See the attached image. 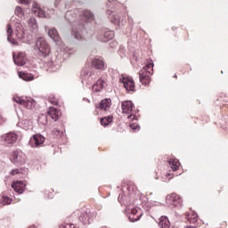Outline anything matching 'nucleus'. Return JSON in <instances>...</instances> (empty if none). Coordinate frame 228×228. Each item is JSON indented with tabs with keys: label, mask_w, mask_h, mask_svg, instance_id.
Segmentation results:
<instances>
[{
	"label": "nucleus",
	"mask_w": 228,
	"mask_h": 228,
	"mask_svg": "<svg viewBox=\"0 0 228 228\" xmlns=\"http://www.w3.org/2000/svg\"><path fill=\"white\" fill-rule=\"evenodd\" d=\"M94 20V12L86 10L82 12L79 21L72 22L71 34L77 40H83V29H85V22H90Z\"/></svg>",
	"instance_id": "nucleus-1"
},
{
	"label": "nucleus",
	"mask_w": 228,
	"mask_h": 228,
	"mask_svg": "<svg viewBox=\"0 0 228 228\" xmlns=\"http://www.w3.org/2000/svg\"><path fill=\"white\" fill-rule=\"evenodd\" d=\"M119 6H122L120 3L117 0H109L107 2V14L112 15V17H110L111 23L115 24V26H118V28H122L126 25V19L123 16H120L118 12H115V10L117 8H119Z\"/></svg>",
	"instance_id": "nucleus-2"
},
{
	"label": "nucleus",
	"mask_w": 228,
	"mask_h": 228,
	"mask_svg": "<svg viewBox=\"0 0 228 228\" xmlns=\"http://www.w3.org/2000/svg\"><path fill=\"white\" fill-rule=\"evenodd\" d=\"M34 49L38 56L42 58H47L51 54V46H49V44H47V41L44 37L37 38Z\"/></svg>",
	"instance_id": "nucleus-3"
},
{
	"label": "nucleus",
	"mask_w": 228,
	"mask_h": 228,
	"mask_svg": "<svg viewBox=\"0 0 228 228\" xmlns=\"http://www.w3.org/2000/svg\"><path fill=\"white\" fill-rule=\"evenodd\" d=\"M71 216L79 220L83 225H90L93 215L89 210H76Z\"/></svg>",
	"instance_id": "nucleus-4"
},
{
	"label": "nucleus",
	"mask_w": 228,
	"mask_h": 228,
	"mask_svg": "<svg viewBox=\"0 0 228 228\" xmlns=\"http://www.w3.org/2000/svg\"><path fill=\"white\" fill-rule=\"evenodd\" d=\"M81 77L82 83H86V85H92V82L97 79L98 75L95 71H92L89 69H84L81 72Z\"/></svg>",
	"instance_id": "nucleus-5"
},
{
	"label": "nucleus",
	"mask_w": 228,
	"mask_h": 228,
	"mask_svg": "<svg viewBox=\"0 0 228 228\" xmlns=\"http://www.w3.org/2000/svg\"><path fill=\"white\" fill-rule=\"evenodd\" d=\"M13 101L17 104H20V106H23L24 108H27V110H33V108H35V104H37L35 100L29 97L21 98V97L16 96V97H13Z\"/></svg>",
	"instance_id": "nucleus-6"
},
{
	"label": "nucleus",
	"mask_w": 228,
	"mask_h": 228,
	"mask_svg": "<svg viewBox=\"0 0 228 228\" xmlns=\"http://www.w3.org/2000/svg\"><path fill=\"white\" fill-rule=\"evenodd\" d=\"M11 161L16 167H20L26 163V154L22 151H12Z\"/></svg>",
	"instance_id": "nucleus-7"
},
{
	"label": "nucleus",
	"mask_w": 228,
	"mask_h": 228,
	"mask_svg": "<svg viewBox=\"0 0 228 228\" xmlns=\"http://www.w3.org/2000/svg\"><path fill=\"white\" fill-rule=\"evenodd\" d=\"M166 200L172 208H183V198L175 193L167 195Z\"/></svg>",
	"instance_id": "nucleus-8"
},
{
	"label": "nucleus",
	"mask_w": 228,
	"mask_h": 228,
	"mask_svg": "<svg viewBox=\"0 0 228 228\" xmlns=\"http://www.w3.org/2000/svg\"><path fill=\"white\" fill-rule=\"evenodd\" d=\"M45 31H47L48 36L53 42H55L56 45H61V37L55 28H45Z\"/></svg>",
	"instance_id": "nucleus-9"
},
{
	"label": "nucleus",
	"mask_w": 228,
	"mask_h": 228,
	"mask_svg": "<svg viewBox=\"0 0 228 228\" xmlns=\"http://www.w3.org/2000/svg\"><path fill=\"white\" fill-rule=\"evenodd\" d=\"M1 142L8 145H13L17 142V134L13 132L7 133L0 137Z\"/></svg>",
	"instance_id": "nucleus-10"
},
{
	"label": "nucleus",
	"mask_w": 228,
	"mask_h": 228,
	"mask_svg": "<svg viewBox=\"0 0 228 228\" xmlns=\"http://www.w3.org/2000/svg\"><path fill=\"white\" fill-rule=\"evenodd\" d=\"M12 58L15 65H18L19 67L26 65V54L24 53L20 52L17 54L13 53Z\"/></svg>",
	"instance_id": "nucleus-11"
},
{
	"label": "nucleus",
	"mask_w": 228,
	"mask_h": 228,
	"mask_svg": "<svg viewBox=\"0 0 228 228\" xmlns=\"http://www.w3.org/2000/svg\"><path fill=\"white\" fill-rule=\"evenodd\" d=\"M127 92H134V81L131 77H123L119 79Z\"/></svg>",
	"instance_id": "nucleus-12"
},
{
	"label": "nucleus",
	"mask_w": 228,
	"mask_h": 228,
	"mask_svg": "<svg viewBox=\"0 0 228 228\" xmlns=\"http://www.w3.org/2000/svg\"><path fill=\"white\" fill-rule=\"evenodd\" d=\"M139 79L142 85L149 86V83H151V77H149V71H147V69H142L139 71Z\"/></svg>",
	"instance_id": "nucleus-13"
},
{
	"label": "nucleus",
	"mask_w": 228,
	"mask_h": 228,
	"mask_svg": "<svg viewBox=\"0 0 228 228\" xmlns=\"http://www.w3.org/2000/svg\"><path fill=\"white\" fill-rule=\"evenodd\" d=\"M27 26L31 33H34V35H37L38 33V21H37V18L30 17L27 20Z\"/></svg>",
	"instance_id": "nucleus-14"
},
{
	"label": "nucleus",
	"mask_w": 228,
	"mask_h": 228,
	"mask_svg": "<svg viewBox=\"0 0 228 228\" xmlns=\"http://www.w3.org/2000/svg\"><path fill=\"white\" fill-rule=\"evenodd\" d=\"M115 38V32L113 30H105L103 33L98 36L100 42H110Z\"/></svg>",
	"instance_id": "nucleus-15"
},
{
	"label": "nucleus",
	"mask_w": 228,
	"mask_h": 228,
	"mask_svg": "<svg viewBox=\"0 0 228 228\" xmlns=\"http://www.w3.org/2000/svg\"><path fill=\"white\" fill-rule=\"evenodd\" d=\"M32 12L36 17H39V19H45V17H47L45 12H44L37 3H34L32 5Z\"/></svg>",
	"instance_id": "nucleus-16"
},
{
	"label": "nucleus",
	"mask_w": 228,
	"mask_h": 228,
	"mask_svg": "<svg viewBox=\"0 0 228 228\" xmlns=\"http://www.w3.org/2000/svg\"><path fill=\"white\" fill-rule=\"evenodd\" d=\"M12 188H13L16 193L20 195L21 193H24V188H26V184H24L22 181H16L12 183Z\"/></svg>",
	"instance_id": "nucleus-17"
},
{
	"label": "nucleus",
	"mask_w": 228,
	"mask_h": 228,
	"mask_svg": "<svg viewBox=\"0 0 228 228\" xmlns=\"http://www.w3.org/2000/svg\"><path fill=\"white\" fill-rule=\"evenodd\" d=\"M92 67L100 70H104V69H106V64H104V61L102 59L94 58L92 61Z\"/></svg>",
	"instance_id": "nucleus-18"
},
{
	"label": "nucleus",
	"mask_w": 228,
	"mask_h": 228,
	"mask_svg": "<svg viewBox=\"0 0 228 228\" xmlns=\"http://www.w3.org/2000/svg\"><path fill=\"white\" fill-rule=\"evenodd\" d=\"M96 108L102 110L103 111H108V110L111 108V99L108 98L102 100Z\"/></svg>",
	"instance_id": "nucleus-19"
},
{
	"label": "nucleus",
	"mask_w": 228,
	"mask_h": 228,
	"mask_svg": "<svg viewBox=\"0 0 228 228\" xmlns=\"http://www.w3.org/2000/svg\"><path fill=\"white\" fill-rule=\"evenodd\" d=\"M48 115L53 120H54V122H56L58 121V118H60V110H56L54 107H50Z\"/></svg>",
	"instance_id": "nucleus-20"
},
{
	"label": "nucleus",
	"mask_w": 228,
	"mask_h": 228,
	"mask_svg": "<svg viewBox=\"0 0 228 228\" xmlns=\"http://www.w3.org/2000/svg\"><path fill=\"white\" fill-rule=\"evenodd\" d=\"M12 35H13V29L12 28V25H7V40L12 45H17L19 43L14 38H12Z\"/></svg>",
	"instance_id": "nucleus-21"
},
{
	"label": "nucleus",
	"mask_w": 228,
	"mask_h": 228,
	"mask_svg": "<svg viewBox=\"0 0 228 228\" xmlns=\"http://www.w3.org/2000/svg\"><path fill=\"white\" fill-rule=\"evenodd\" d=\"M121 108L123 113H131L133 111V102L131 101L123 102Z\"/></svg>",
	"instance_id": "nucleus-22"
},
{
	"label": "nucleus",
	"mask_w": 228,
	"mask_h": 228,
	"mask_svg": "<svg viewBox=\"0 0 228 228\" xmlns=\"http://www.w3.org/2000/svg\"><path fill=\"white\" fill-rule=\"evenodd\" d=\"M167 163L170 168L174 170V172H176V170H179V166L181 165V163H179V160L177 159H169L167 160Z\"/></svg>",
	"instance_id": "nucleus-23"
},
{
	"label": "nucleus",
	"mask_w": 228,
	"mask_h": 228,
	"mask_svg": "<svg viewBox=\"0 0 228 228\" xmlns=\"http://www.w3.org/2000/svg\"><path fill=\"white\" fill-rule=\"evenodd\" d=\"M104 88V80L102 79H98L96 83L93 86V92H101Z\"/></svg>",
	"instance_id": "nucleus-24"
},
{
	"label": "nucleus",
	"mask_w": 228,
	"mask_h": 228,
	"mask_svg": "<svg viewBox=\"0 0 228 228\" xmlns=\"http://www.w3.org/2000/svg\"><path fill=\"white\" fill-rule=\"evenodd\" d=\"M33 140L36 147H40V145H43L44 142H45V138L42 134L33 135Z\"/></svg>",
	"instance_id": "nucleus-25"
},
{
	"label": "nucleus",
	"mask_w": 228,
	"mask_h": 228,
	"mask_svg": "<svg viewBox=\"0 0 228 228\" xmlns=\"http://www.w3.org/2000/svg\"><path fill=\"white\" fill-rule=\"evenodd\" d=\"M159 227H160V228H168V227H170V221H168V217L161 216L159 218Z\"/></svg>",
	"instance_id": "nucleus-26"
},
{
	"label": "nucleus",
	"mask_w": 228,
	"mask_h": 228,
	"mask_svg": "<svg viewBox=\"0 0 228 228\" xmlns=\"http://www.w3.org/2000/svg\"><path fill=\"white\" fill-rule=\"evenodd\" d=\"M16 37L19 38H24V28H22V24L17 23L15 26Z\"/></svg>",
	"instance_id": "nucleus-27"
},
{
	"label": "nucleus",
	"mask_w": 228,
	"mask_h": 228,
	"mask_svg": "<svg viewBox=\"0 0 228 228\" xmlns=\"http://www.w3.org/2000/svg\"><path fill=\"white\" fill-rule=\"evenodd\" d=\"M45 66L48 68L47 70H49V72H56L59 69L58 66L54 65L53 61L45 62Z\"/></svg>",
	"instance_id": "nucleus-28"
},
{
	"label": "nucleus",
	"mask_w": 228,
	"mask_h": 228,
	"mask_svg": "<svg viewBox=\"0 0 228 228\" xmlns=\"http://www.w3.org/2000/svg\"><path fill=\"white\" fill-rule=\"evenodd\" d=\"M54 6L55 8H60V10H67V4H65V0H55Z\"/></svg>",
	"instance_id": "nucleus-29"
},
{
	"label": "nucleus",
	"mask_w": 228,
	"mask_h": 228,
	"mask_svg": "<svg viewBox=\"0 0 228 228\" xmlns=\"http://www.w3.org/2000/svg\"><path fill=\"white\" fill-rule=\"evenodd\" d=\"M111 122H113V118L110 116L101 118V124L102 126H104V127H106L107 126H110Z\"/></svg>",
	"instance_id": "nucleus-30"
},
{
	"label": "nucleus",
	"mask_w": 228,
	"mask_h": 228,
	"mask_svg": "<svg viewBox=\"0 0 228 228\" xmlns=\"http://www.w3.org/2000/svg\"><path fill=\"white\" fill-rule=\"evenodd\" d=\"M198 215L195 212H192L191 214H187L186 218L189 222H191L192 224H195L197 222Z\"/></svg>",
	"instance_id": "nucleus-31"
},
{
	"label": "nucleus",
	"mask_w": 228,
	"mask_h": 228,
	"mask_svg": "<svg viewBox=\"0 0 228 228\" xmlns=\"http://www.w3.org/2000/svg\"><path fill=\"white\" fill-rule=\"evenodd\" d=\"M15 15H17V17H19L20 19H22V17H24V15H25L24 9H22V7H20V6H16Z\"/></svg>",
	"instance_id": "nucleus-32"
},
{
	"label": "nucleus",
	"mask_w": 228,
	"mask_h": 228,
	"mask_svg": "<svg viewBox=\"0 0 228 228\" xmlns=\"http://www.w3.org/2000/svg\"><path fill=\"white\" fill-rule=\"evenodd\" d=\"M141 217H142V214H139V215L130 214L128 216V219L130 220V222H138V220H140Z\"/></svg>",
	"instance_id": "nucleus-33"
},
{
	"label": "nucleus",
	"mask_w": 228,
	"mask_h": 228,
	"mask_svg": "<svg viewBox=\"0 0 228 228\" xmlns=\"http://www.w3.org/2000/svg\"><path fill=\"white\" fill-rule=\"evenodd\" d=\"M19 77L23 79V81H31V79H33V77H28V75L26 73H23V72H20Z\"/></svg>",
	"instance_id": "nucleus-34"
},
{
	"label": "nucleus",
	"mask_w": 228,
	"mask_h": 228,
	"mask_svg": "<svg viewBox=\"0 0 228 228\" xmlns=\"http://www.w3.org/2000/svg\"><path fill=\"white\" fill-rule=\"evenodd\" d=\"M48 100H49V102H51V104H53V106H58V99H56V97L50 96Z\"/></svg>",
	"instance_id": "nucleus-35"
},
{
	"label": "nucleus",
	"mask_w": 228,
	"mask_h": 228,
	"mask_svg": "<svg viewBox=\"0 0 228 228\" xmlns=\"http://www.w3.org/2000/svg\"><path fill=\"white\" fill-rule=\"evenodd\" d=\"M52 134H53V136H60L61 134V132L58 128H54L52 131Z\"/></svg>",
	"instance_id": "nucleus-36"
},
{
	"label": "nucleus",
	"mask_w": 228,
	"mask_h": 228,
	"mask_svg": "<svg viewBox=\"0 0 228 228\" xmlns=\"http://www.w3.org/2000/svg\"><path fill=\"white\" fill-rule=\"evenodd\" d=\"M61 228H76V225L74 224H61Z\"/></svg>",
	"instance_id": "nucleus-37"
},
{
	"label": "nucleus",
	"mask_w": 228,
	"mask_h": 228,
	"mask_svg": "<svg viewBox=\"0 0 228 228\" xmlns=\"http://www.w3.org/2000/svg\"><path fill=\"white\" fill-rule=\"evenodd\" d=\"M130 215H142V214L138 212L137 208H131V214Z\"/></svg>",
	"instance_id": "nucleus-38"
},
{
	"label": "nucleus",
	"mask_w": 228,
	"mask_h": 228,
	"mask_svg": "<svg viewBox=\"0 0 228 228\" xmlns=\"http://www.w3.org/2000/svg\"><path fill=\"white\" fill-rule=\"evenodd\" d=\"M4 204H12V199L8 197H4Z\"/></svg>",
	"instance_id": "nucleus-39"
},
{
	"label": "nucleus",
	"mask_w": 228,
	"mask_h": 228,
	"mask_svg": "<svg viewBox=\"0 0 228 228\" xmlns=\"http://www.w3.org/2000/svg\"><path fill=\"white\" fill-rule=\"evenodd\" d=\"M130 127L131 129H133V131H136V129H140V126L136 124H131Z\"/></svg>",
	"instance_id": "nucleus-40"
},
{
	"label": "nucleus",
	"mask_w": 228,
	"mask_h": 228,
	"mask_svg": "<svg viewBox=\"0 0 228 228\" xmlns=\"http://www.w3.org/2000/svg\"><path fill=\"white\" fill-rule=\"evenodd\" d=\"M153 67H154V63H150V64H147L142 69H146V71H147V70H149V69H152Z\"/></svg>",
	"instance_id": "nucleus-41"
},
{
	"label": "nucleus",
	"mask_w": 228,
	"mask_h": 228,
	"mask_svg": "<svg viewBox=\"0 0 228 228\" xmlns=\"http://www.w3.org/2000/svg\"><path fill=\"white\" fill-rule=\"evenodd\" d=\"M20 4H29L31 3V0H19Z\"/></svg>",
	"instance_id": "nucleus-42"
},
{
	"label": "nucleus",
	"mask_w": 228,
	"mask_h": 228,
	"mask_svg": "<svg viewBox=\"0 0 228 228\" xmlns=\"http://www.w3.org/2000/svg\"><path fill=\"white\" fill-rule=\"evenodd\" d=\"M17 174H19V169H12V170L11 171V175H17Z\"/></svg>",
	"instance_id": "nucleus-43"
},
{
	"label": "nucleus",
	"mask_w": 228,
	"mask_h": 228,
	"mask_svg": "<svg viewBox=\"0 0 228 228\" xmlns=\"http://www.w3.org/2000/svg\"><path fill=\"white\" fill-rule=\"evenodd\" d=\"M5 121H6V119L4 118H3V116L0 115V125Z\"/></svg>",
	"instance_id": "nucleus-44"
},
{
	"label": "nucleus",
	"mask_w": 228,
	"mask_h": 228,
	"mask_svg": "<svg viewBox=\"0 0 228 228\" xmlns=\"http://www.w3.org/2000/svg\"><path fill=\"white\" fill-rule=\"evenodd\" d=\"M69 15H72V12H68L66 13V17H69Z\"/></svg>",
	"instance_id": "nucleus-45"
},
{
	"label": "nucleus",
	"mask_w": 228,
	"mask_h": 228,
	"mask_svg": "<svg viewBox=\"0 0 228 228\" xmlns=\"http://www.w3.org/2000/svg\"><path fill=\"white\" fill-rule=\"evenodd\" d=\"M128 22H130V24H131V22H133V18L128 16Z\"/></svg>",
	"instance_id": "nucleus-46"
},
{
	"label": "nucleus",
	"mask_w": 228,
	"mask_h": 228,
	"mask_svg": "<svg viewBox=\"0 0 228 228\" xmlns=\"http://www.w3.org/2000/svg\"><path fill=\"white\" fill-rule=\"evenodd\" d=\"M128 118H134V116H133V114H131L130 116H128Z\"/></svg>",
	"instance_id": "nucleus-47"
},
{
	"label": "nucleus",
	"mask_w": 228,
	"mask_h": 228,
	"mask_svg": "<svg viewBox=\"0 0 228 228\" xmlns=\"http://www.w3.org/2000/svg\"><path fill=\"white\" fill-rule=\"evenodd\" d=\"M186 228H195V226H187Z\"/></svg>",
	"instance_id": "nucleus-48"
},
{
	"label": "nucleus",
	"mask_w": 228,
	"mask_h": 228,
	"mask_svg": "<svg viewBox=\"0 0 228 228\" xmlns=\"http://www.w3.org/2000/svg\"><path fill=\"white\" fill-rule=\"evenodd\" d=\"M114 45H117V43H113Z\"/></svg>",
	"instance_id": "nucleus-49"
},
{
	"label": "nucleus",
	"mask_w": 228,
	"mask_h": 228,
	"mask_svg": "<svg viewBox=\"0 0 228 228\" xmlns=\"http://www.w3.org/2000/svg\"><path fill=\"white\" fill-rule=\"evenodd\" d=\"M175 77H177V75H175Z\"/></svg>",
	"instance_id": "nucleus-50"
},
{
	"label": "nucleus",
	"mask_w": 228,
	"mask_h": 228,
	"mask_svg": "<svg viewBox=\"0 0 228 228\" xmlns=\"http://www.w3.org/2000/svg\"><path fill=\"white\" fill-rule=\"evenodd\" d=\"M110 47H113V46L110 45Z\"/></svg>",
	"instance_id": "nucleus-51"
}]
</instances>
